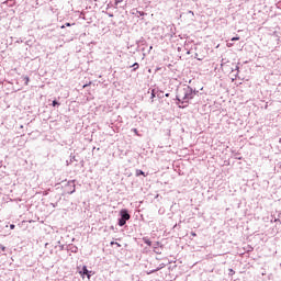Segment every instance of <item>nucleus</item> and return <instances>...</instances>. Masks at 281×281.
Instances as JSON below:
<instances>
[{"mask_svg": "<svg viewBox=\"0 0 281 281\" xmlns=\"http://www.w3.org/2000/svg\"><path fill=\"white\" fill-rule=\"evenodd\" d=\"M199 91L196 89H192V87L184 85L177 89L176 94V104L179 109H188L190 106V100H194V95H196Z\"/></svg>", "mask_w": 281, "mask_h": 281, "instance_id": "nucleus-1", "label": "nucleus"}, {"mask_svg": "<svg viewBox=\"0 0 281 281\" xmlns=\"http://www.w3.org/2000/svg\"><path fill=\"white\" fill-rule=\"evenodd\" d=\"M120 218H119V227H124L126 225V221H131V214L128 213V210L123 209L120 211Z\"/></svg>", "mask_w": 281, "mask_h": 281, "instance_id": "nucleus-2", "label": "nucleus"}, {"mask_svg": "<svg viewBox=\"0 0 281 281\" xmlns=\"http://www.w3.org/2000/svg\"><path fill=\"white\" fill-rule=\"evenodd\" d=\"M64 194H74L76 192V180H69L63 186Z\"/></svg>", "mask_w": 281, "mask_h": 281, "instance_id": "nucleus-3", "label": "nucleus"}, {"mask_svg": "<svg viewBox=\"0 0 281 281\" xmlns=\"http://www.w3.org/2000/svg\"><path fill=\"white\" fill-rule=\"evenodd\" d=\"M67 251H70V254H78V246H76L74 244H69L67 246Z\"/></svg>", "mask_w": 281, "mask_h": 281, "instance_id": "nucleus-4", "label": "nucleus"}, {"mask_svg": "<svg viewBox=\"0 0 281 281\" xmlns=\"http://www.w3.org/2000/svg\"><path fill=\"white\" fill-rule=\"evenodd\" d=\"M165 267H166V263H160L159 267H157L156 269L148 271L147 276H150L153 273H157V271H161V269H164Z\"/></svg>", "mask_w": 281, "mask_h": 281, "instance_id": "nucleus-5", "label": "nucleus"}, {"mask_svg": "<svg viewBox=\"0 0 281 281\" xmlns=\"http://www.w3.org/2000/svg\"><path fill=\"white\" fill-rule=\"evenodd\" d=\"M3 4L8 5V8H14V5H16V0H7Z\"/></svg>", "mask_w": 281, "mask_h": 281, "instance_id": "nucleus-6", "label": "nucleus"}, {"mask_svg": "<svg viewBox=\"0 0 281 281\" xmlns=\"http://www.w3.org/2000/svg\"><path fill=\"white\" fill-rule=\"evenodd\" d=\"M74 161H78L74 154L70 155V159L66 161V166H71Z\"/></svg>", "mask_w": 281, "mask_h": 281, "instance_id": "nucleus-7", "label": "nucleus"}, {"mask_svg": "<svg viewBox=\"0 0 281 281\" xmlns=\"http://www.w3.org/2000/svg\"><path fill=\"white\" fill-rule=\"evenodd\" d=\"M143 243H145V245H147L148 247H153V241H150V239H148L147 237L143 238Z\"/></svg>", "mask_w": 281, "mask_h": 281, "instance_id": "nucleus-8", "label": "nucleus"}, {"mask_svg": "<svg viewBox=\"0 0 281 281\" xmlns=\"http://www.w3.org/2000/svg\"><path fill=\"white\" fill-rule=\"evenodd\" d=\"M132 68V71H136L139 69V64L138 63H134L132 66H130Z\"/></svg>", "mask_w": 281, "mask_h": 281, "instance_id": "nucleus-9", "label": "nucleus"}, {"mask_svg": "<svg viewBox=\"0 0 281 281\" xmlns=\"http://www.w3.org/2000/svg\"><path fill=\"white\" fill-rule=\"evenodd\" d=\"M22 80L24 81L25 87H27V85H30V77L24 76V77H22Z\"/></svg>", "mask_w": 281, "mask_h": 281, "instance_id": "nucleus-10", "label": "nucleus"}, {"mask_svg": "<svg viewBox=\"0 0 281 281\" xmlns=\"http://www.w3.org/2000/svg\"><path fill=\"white\" fill-rule=\"evenodd\" d=\"M81 273H83V276H89V270L87 269V266L82 267Z\"/></svg>", "mask_w": 281, "mask_h": 281, "instance_id": "nucleus-11", "label": "nucleus"}, {"mask_svg": "<svg viewBox=\"0 0 281 281\" xmlns=\"http://www.w3.org/2000/svg\"><path fill=\"white\" fill-rule=\"evenodd\" d=\"M142 175L145 176L144 171L142 169H137L136 177H142Z\"/></svg>", "mask_w": 281, "mask_h": 281, "instance_id": "nucleus-12", "label": "nucleus"}, {"mask_svg": "<svg viewBox=\"0 0 281 281\" xmlns=\"http://www.w3.org/2000/svg\"><path fill=\"white\" fill-rule=\"evenodd\" d=\"M110 245H111V247H113V245L116 247H122V245L117 241H111Z\"/></svg>", "mask_w": 281, "mask_h": 281, "instance_id": "nucleus-13", "label": "nucleus"}, {"mask_svg": "<svg viewBox=\"0 0 281 281\" xmlns=\"http://www.w3.org/2000/svg\"><path fill=\"white\" fill-rule=\"evenodd\" d=\"M188 14H190L191 21H194V11H188Z\"/></svg>", "mask_w": 281, "mask_h": 281, "instance_id": "nucleus-14", "label": "nucleus"}, {"mask_svg": "<svg viewBox=\"0 0 281 281\" xmlns=\"http://www.w3.org/2000/svg\"><path fill=\"white\" fill-rule=\"evenodd\" d=\"M65 27H71V23L67 22L64 25H61V30H65Z\"/></svg>", "mask_w": 281, "mask_h": 281, "instance_id": "nucleus-15", "label": "nucleus"}, {"mask_svg": "<svg viewBox=\"0 0 281 281\" xmlns=\"http://www.w3.org/2000/svg\"><path fill=\"white\" fill-rule=\"evenodd\" d=\"M155 247H157L159 249V247H161V244L159 241H156L153 246V248L155 249Z\"/></svg>", "mask_w": 281, "mask_h": 281, "instance_id": "nucleus-16", "label": "nucleus"}, {"mask_svg": "<svg viewBox=\"0 0 281 281\" xmlns=\"http://www.w3.org/2000/svg\"><path fill=\"white\" fill-rule=\"evenodd\" d=\"M122 1H124V0H114V5H120V3H122Z\"/></svg>", "mask_w": 281, "mask_h": 281, "instance_id": "nucleus-17", "label": "nucleus"}, {"mask_svg": "<svg viewBox=\"0 0 281 281\" xmlns=\"http://www.w3.org/2000/svg\"><path fill=\"white\" fill-rule=\"evenodd\" d=\"M53 106H60V103H58V101L54 100L53 101Z\"/></svg>", "mask_w": 281, "mask_h": 281, "instance_id": "nucleus-18", "label": "nucleus"}, {"mask_svg": "<svg viewBox=\"0 0 281 281\" xmlns=\"http://www.w3.org/2000/svg\"><path fill=\"white\" fill-rule=\"evenodd\" d=\"M154 251H155V254H161V250H159V248H157V247H154Z\"/></svg>", "mask_w": 281, "mask_h": 281, "instance_id": "nucleus-19", "label": "nucleus"}, {"mask_svg": "<svg viewBox=\"0 0 281 281\" xmlns=\"http://www.w3.org/2000/svg\"><path fill=\"white\" fill-rule=\"evenodd\" d=\"M232 41H240V37L239 36H235L232 38Z\"/></svg>", "mask_w": 281, "mask_h": 281, "instance_id": "nucleus-20", "label": "nucleus"}, {"mask_svg": "<svg viewBox=\"0 0 281 281\" xmlns=\"http://www.w3.org/2000/svg\"><path fill=\"white\" fill-rule=\"evenodd\" d=\"M277 8H278L279 10H281V1H279V2L277 3Z\"/></svg>", "mask_w": 281, "mask_h": 281, "instance_id": "nucleus-21", "label": "nucleus"}, {"mask_svg": "<svg viewBox=\"0 0 281 281\" xmlns=\"http://www.w3.org/2000/svg\"><path fill=\"white\" fill-rule=\"evenodd\" d=\"M42 194L43 196H47V194H49V191H44Z\"/></svg>", "mask_w": 281, "mask_h": 281, "instance_id": "nucleus-22", "label": "nucleus"}, {"mask_svg": "<svg viewBox=\"0 0 281 281\" xmlns=\"http://www.w3.org/2000/svg\"><path fill=\"white\" fill-rule=\"evenodd\" d=\"M138 14H139V16H144V14H146V13H144V11H140V12H138Z\"/></svg>", "mask_w": 281, "mask_h": 281, "instance_id": "nucleus-23", "label": "nucleus"}, {"mask_svg": "<svg viewBox=\"0 0 281 281\" xmlns=\"http://www.w3.org/2000/svg\"><path fill=\"white\" fill-rule=\"evenodd\" d=\"M1 251H5V246H0Z\"/></svg>", "mask_w": 281, "mask_h": 281, "instance_id": "nucleus-24", "label": "nucleus"}, {"mask_svg": "<svg viewBox=\"0 0 281 281\" xmlns=\"http://www.w3.org/2000/svg\"><path fill=\"white\" fill-rule=\"evenodd\" d=\"M59 249L63 251V249H65V245L59 246Z\"/></svg>", "mask_w": 281, "mask_h": 281, "instance_id": "nucleus-25", "label": "nucleus"}, {"mask_svg": "<svg viewBox=\"0 0 281 281\" xmlns=\"http://www.w3.org/2000/svg\"><path fill=\"white\" fill-rule=\"evenodd\" d=\"M225 59H222V63H221V67H223V65H225Z\"/></svg>", "mask_w": 281, "mask_h": 281, "instance_id": "nucleus-26", "label": "nucleus"}, {"mask_svg": "<svg viewBox=\"0 0 281 281\" xmlns=\"http://www.w3.org/2000/svg\"><path fill=\"white\" fill-rule=\"evenodd\" d=\"M14 227H15L14 224L10 225V229H14Z\"/></svg>", "mask_w": 281, "mask_h": 281, "instance_id": "nucleus-27", "label": "nucleus"}, {"mask_svg": "<svg viewBox=\"0 0 281 281\" xmlns=\"http://www.w3.org/2000/svg\"><path fill=\"white\" fill-rule=\"evenodd\" d=\"M191 236L196 237V233L192 232Z\"/></svg>", "mask_w": 281, "mask_h": 281, "instance_id": "nucleus-28", "label": "nucleus"}, {"mask_svg": "<svg viewBox=\"0 0 281 281\" xmlns=\"http://www.w3.org/2000/svg\"><path fill=\"white\" fill-rule=\"evenodd\" d=\"M254 249V247L248 246V251H251Z\"/></svg>", "mask_w": 281, "mask_h": 281, "instance_id": "nucleus-29", "label": "nucleus"}, {"mask_svg": "<svg viewBox=\"0 0 281 281\" xmlns=\"http://www.w3.org/2000/svg\"><path fill=\"white\" fill-rule=\"evenodd\" d=\"M132 131L137 135V128H133Z\"/></svg>", "mask_w": 281, "mask_h": 281, "instance_id": "nucleus-30", "label": "nucleus"}, {"mask_svg": "<svg viewBox=\"0 0 281 281\" xmlns=\"http://www.w3.org/2000/svg\"><path fill=\"white\" fill-rule=\"evenodd\" d=\"M235 159H238V160H240V159H243V157H240V156H237V157H235Z\"/></svg>", "mask_w": 281, "mask_h": 281, "instance_id": "nucleus-31", "label": "nucleus"}, {"mask_svg": "<svg viewBox=\"0 0 281 281\" xmlns=\"http://www.w3.org/2000/svg\"><path fill=\"white\" fill-rule=\"evenodd\" d=\"M165 95H166V98H170V93H166Z\"/></svg>", "mask_w": 281, "mask_h": 281, "instance_id": "nucleus-32", "label": "nucleus"}, {"mask_svg": "<svg viewBox=\"0 0 281 281\" xmlns=\"http://www.w3.org/2000/svg\"><path fill=\"white\" fill-rule=\"evenodd\" d=\"M151 98H155V92L151 93Z\"/></svg>", "mask_w": 281, "mask_h": 281, "instance_id": "nucleus-33", "label": "nucleus"}, {"mask_svg": "<svg viewBox=\"0 0 281 281\" xmlns=\"http://www.w3.org/2000/svg\"><path fill=\"white\" fill-rule=\"evenodd\" d=\"M150 49H153V46L149 47V50H148L149 53H150Z\"/></svg>", "mask_w": 281, "mask_h": 281, "instance_id": "nucleus-34", "label": "nucleus"}, {"mask_svg": "<svg viewBox=\"0 0 281 281\" xmlns=\"http://www.w3.org/2000/svg\"><path fill=\"white\" fill-rule=\"evenodd\" d=\"M231 273H234V270H233V269H231Z\"/></svg>", "mask_w": 281, "mask_h": 281, "instance_id": "nucleus-35", "label": "nucleus"}, {"mask_svg": "<svg viewBox=\"0 0 281 281\" xmlns=\"http://www.w3.org/2000/svg\"><path fill=\"white\" fill-rule=\"evenodd\" d=\"M88 278H91V274H88Z\"/></svg>", "mask_w": 281, "mask_h": 281, "instance_id": "nucleus-36", "label": "nucleus"}]
</instances>
